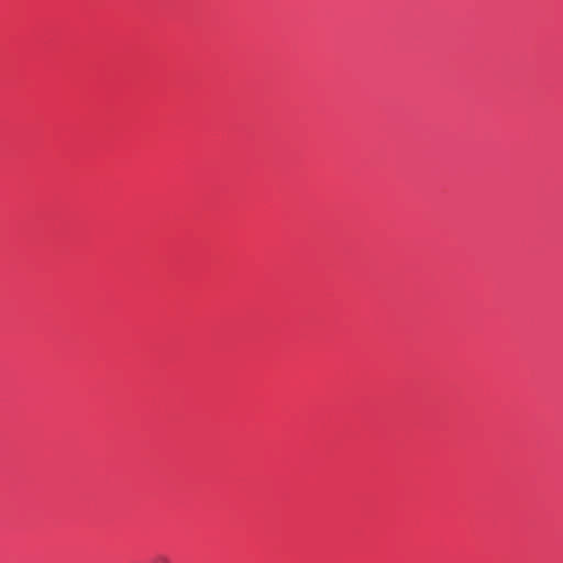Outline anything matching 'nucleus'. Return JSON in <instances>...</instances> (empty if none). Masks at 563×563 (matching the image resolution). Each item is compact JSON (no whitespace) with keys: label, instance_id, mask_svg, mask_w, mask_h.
Masks as SVG:
<instances>
[{"label":"nucleus","instance_id":"obj_1","mask_svg":"<svg viewBox=\"0 0 563 563\" xmlns=\"http://www.w3.org/2000/svg\"><path fill=\"white\" fill-rule=\"evenodd\" d=\"M158 562H161V563H167V560H166L165 558H159V559H158Z\"/></svg>","mask_w":563,"mask_h":563}]
</instances>
